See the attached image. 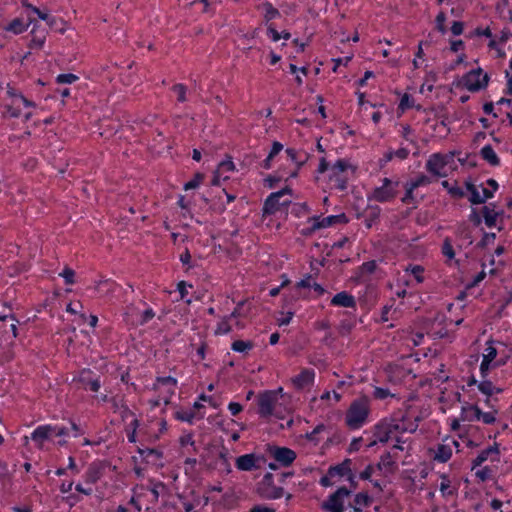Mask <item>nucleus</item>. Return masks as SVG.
<instances>
[{"instance_id": "nucleus-1", "label": "nucleus", "mask_w": 512, "mask_h": 512, "mask_svg": "<svg viewBox=\"0 0 512 512\" xmlns=\"http://www.w3.org/2000/svg\"><path fill=\"white\" fill-rule=\"evenodd\" d=\"M369 415L367 398L354 400L346 412L345 422L350 429L360 428Z\"/></svg>"}, {"instance_id": "nucleus-2", "label": "nucleus", "mask_w": 512, "mask_h": 512, "mask_svg": "<svg viewBox=\"0 0 512 512\" xmlns=\"http://www.w3.org/2000/svg\"><path fill=\"white\" fill-rule=\"evenodd\" d=\"M255 493L261 499L275 500L281 498L284 495V489L281 486L275 485L273 474L268 472L259 482H257Z\"/></svg>"}, {"instance_id": "nucleus-3", "label": "nucleus", "mask_w": 512, "mask_h": 512, "mask_svg": "<svg viewBox=\"0 0 512 512\" xmlns=\"http://www.w3.org/2000/svg\"><path fill=\"white\" fill-rule=\"evenodd\" d=\"M489 80V75L483 73L482 68H476L463 75L458 86L463 85L470 92H478L488 86Z\"/></svg>"}, {"instance_id": "nucleus-4", "label": "nucleus", "mask_w": 512, "mask_h": 512, "mask_svg": "<svg viewBox=\"0 0 512 512\" xmlns=\"http://www.w3.org/2000/svg\"><path fill=\"white\" fill-rule=\"evenodd\" d=\"M351 492L352 490L346 486L339 487L321 504V509L328 512H344V498L348 497Z\"/></svg>"}, {"instance_id": "nucleus-5", "label": "nucleus", "mask_w": 512, "mask_h": 512, "mask_svg": "<svg viewBox=\"0 0 512 512\" xmlns=\"http://www.w3.org/2000/svg\"><path fill=\"white\" fill-rule=\"evenodd\" d=\"M495 413H497V410H494V412H482L476 404L466 403L461 409V420L474 421L482 419L485 424H493L496 421Z\"/></svg>"}, {"instance_id": "nucleus-6", "label": "nucleus", "mask_w": 512, "mask_h": 512, "mask_svg": "<svg viewBox=\"0 0 512 512\" xmlns=\"http://www.w3.org/2000/svg\"><path fill=\"white\" fill-rule=\"evenodd\" d=\"M453 155H454L453 153H451V154H441V153L432 154L426 162V170L434 176L445 177L447 174H446V172H442V170H444V168L449 164Z\"/></svg>"}, {"instance_id": "nucleus-7", "label": "nucleus", "mask_w": 512, "mask_h": 512, "mask_svg": "<svg viewBox=\"0 0 512 512\" xmlns=\"http://www.w3.org/2000/svg\"><path fill=\"white\" fill-rule=\"evenodd\" d=\"M383 184L380 187H376L369 199H373L377 202H388L393 200L397 196L398 182H392L389 178L382 180Z\"/></svg>"}, {"instance_id": "nucleus-8", "label": "nucleus", "mask_w": 512, "mask_h": 512, "mask_svg": "<svg viewBox=\"0 0 512 512\" xmlns=\"http://www.w3.org/2000/svg\"><path fill=\"white\" fill-rule=\"evenodd\" d=\"M267 452L280 466L283 467L290 466L297 457L294 450L276 445H268Z\"/></svg>"}, {"instance_id": "nucleus-9", "label": "nucleus", "mask_w": 512, "mask_h": 512, "mask_svg": "<svg viewBox=\"0 0 512 512\" xmlns=\"http://www.w3.org/2000/svg\"><path fill=\"white\" fill-rule=\"evenodd\" d=\"M277 400V391H264L258 395V414L261 418L273 415Z\"/></svg>"}, {"instance_id": "nucleus-10", "label": "nucleus", "mask_w": 512, "mask_h": 512, "mask_svg": "<svg viewBox=\"0 0 512 512\" xmlns=\"http://www.w3.org/2000/svg\"><path fill=\"white\" fill-rule=\"evenodd\" d=\"M51 430H57L56 436H69V431L66 427L42 425L33 431L31 438L36 442L42 443L44 440L49 439L51 436Z\"/></svg>"}, {"instance_id": "nucleus-11", "label": "nucleus", "mask_w": 512, "mask_h": 512, "mask_svg": "<svg viewBox=\"0 0 512 512\" xmlns=\"http://www.w3.org/2000/svg\"><path fill=\"white\" fill-rule=\"evenodd\" d=\"M290 200H284L280 202L279 193H271L265 200L262 208L263 216L273 215L280 210L281 206H289Z\"/></svg>"}, {"instance_id": "nucleus-12", "label": "nucleus", "mask_w": 512, "mask_h": 512, "mask_svg": "<svg viewBox=\"0 0 512 512\" xmlns=\"http://www.w3.org/2000/svg\"><path fill=\"white\" fill-rule=\"evenodd\" d=\"M309 221H315V227L326 228L336 224H347L349 219L345 213H341L338 215H330L322 219H320L319 216H313L309 218Z\"/></svg>"}, {"instance_id": "nucleus-13", "label": "nucleus", "mask_w": 512, "mask_h": 512, "mask_svg": "<svg viewBox=\"0 0 512 512\" xmlns=\"http://www.w3.org/2000/svg\"><path fill=\"white\" fill-rule=\"evenodd\" d=\"M314 376H315L314 370L303 369L300 372V374H298L297 376H295L292 379V383L296 389L301 390V389L305 388L306 386L313 383Z\"/></svg>"}, {"instance_id": "nucleus-14", "label": "nucleus", "mask_w": 512, "mask_h": 512, "mask_svg": "<svg viewBox=\"0 0 512 512\" xmlns=\"http://www.w3.org/2000/svg\"><path fill=\"white\" fill-rule=\"evenodd\" d=\"M257 460L258 457L255 454H245L236 458L235 465L240 471H251L258 468L256 464Z\"/></svg>"}, {"instance_id": "nucleus-15", "label": "nucleus", "mask_w": 512, "mask_h": 512, "mask_svg": "<svg viewBox=\"0 0 512 512\" xmlns=\"http://www.w3.org/2000/svg\"><path fill=\"white\" fill-rule=\"evenodd\" d=\"M331 305L338 307L355 308L356 300L353 295L349 294L346 291H342L340 293H337L331 299Z\"/></svg>"}, {"instance_id": "nucleus-16", "label": "nucleus", "mask_w": 512, "mask_h": 512, "mask_svg": "<svg viewBox=\"0 0 512 512\" xmlns=\"http://www.w3.org/2000/svg\"><path fill=\"white\" fill-rule=\"evenodd\" d=\"M391 435V430L388 428V419H383L374 426L373 436L381 443H386Z\"/></svg>"}, {"instance_id": "nucleus-17", "label": "nucleus", "mask_w": 512, "mask_h": 512, "mask_svg": "<svg viewBox=\"0 0 512 512\" xmlns=\"http://www.w3.org/2000/svg\"><path fill=\"white\" fill-rule=\"evenodd\" d=\"M256 8H257V10L264 11L263 19H264L265 24H267V25L270 24L269 22L271 20L280 16L279 10L276 9L275 7H273V5L268 1H265L262 4L257 5Z\"/></svg>"}, {"instance_id": "nucleus-18", "label": "nucleus", "mask_w": 512, "mask_h": 512, "mask_svg": "<svg viewBox=\"0 0 512 512\" xmlns=\"http://www.w3.org/2000/svg\"><path fill=\"white\" fill-rule=\"evenodd\" d=\"M351 463H352L351 459L347 458L342 463H340L338 465L330 466L328 469V475L330 477H334V476L343 477V476L348 475L352 471Z\"/></svg>"}, {"instance_id": "nucleus-19", "label": "nucleus", "mask_w": 512, "mask_h": 512, "mask_svg": "<svg viewBox=\"0 0 512 512\" xmlns=\"http://www.w3.org/2000/svg\"><path fill=\"white\" fill-rule=\"evenodd\" d=\"M372 502L373 499L367 492H359L355 495L353 504H350L349 506L353 508L354 512H363L362 509H360V506L368 507Z\"/></svg>"}, {"instance_id": "nucleus-20", "label": "nucleus", "mask_w": 512, "mask_h": 512, "mask_svg": "<svg viewBox=\"0 0 512 512\" xmlns=\"http://www.w3.org/2000/svg\"><path fill=\"white\" fill-rule=\"evenodd\" d=\"M491 454H497V455L499 454V448H498L497 443H495L493 446H490V447L482 450L478 454V456L472 462V469H475L476 467H478L482 463H484Z\"/></svg>"}, {"instance_id": "nucleus-21", "label": "nucleus", "mask_w": 512, "mask_h": 512, "mask_svg": "<svg viewBox=\"0 0 512 512\" xmlns=\"http://www.w3.org/2000/svg\"><path fill=\"white\" fill-rule=\"evenodd\" d=\"M102 476V468L97 463L89 465L85 473V481L90 484L96 483Z\"/></svg>"}, {"instance_id": "nucleus-22", "label": "nucleus", "mask_w": 512, "mask_h": 512, "mask_svg": "<svg viewBox=\"0 0 512 512\" xmlns=\"http://www.w3.org/2000/svg\"><path fill=\"white\" fill-rule=\"evenodd\" d=\"M481 157L487 161L491 166H498L500 159L495 153L491 145H486L480 150Z\"/></svg>"}, {"instance_id": "nucleus-23", "label": "nucleus", "mask_w": 512, "mask_h": 512, "mask_svg": "<svg viewBox=\"0 0 512 512\" xmlns=\"http://www.w3.org/2000/svg\"><path fill=\"white\" fill-rule=\"evenodd\" d=\"M451 456H452V449L450 448V446L445 445V444H438L436 452H435L434 460H436L440 463H445L451 458Z\"/></svg>"}, {"instance_id": "nucleus-24", "label": "nucleus", "mask_w": 512, "mask_h": 512, "mask_svg": "<svg viewBox=\"0 0 512 512\" xmlns=\"http://www.w3.org/2000/svg\"><path fill=\"white\" fill-rule=\"evenodd\" d=\"M478 389L484 395L491 397L494 393H501V388L495 387L490 380L483 379L478 384Z\"/></svg>"}, {"instance_id": "nucleus-25", "label": "nucleus", "mask_w": 512, "mask_h": 512, "mask_svg": "<svg viewBox=\"0 0 512 512\" xmlns=\"http://www.w3.org/2000/svg\"><path fill=\"white\" fill-rule=\"evenodd\" d=\"M27 8L30 9L33 13H35L41 20L46 21L47 25L51 28H56L57 19L55 17L50 16L48 13L41 11L39 8L33 5H27Z\"/></svg>"}, {"instance_id": "nucleus-26", "label": "nucleus", "mask_w": 512, "mask_h": 512, "mask_svg": "<svg viewBox=\"0 0 512 512\" xmlns=\"http://www.w3.org/2000/svg\"><path fill=\"white\" fill-rule=\"evenodd\" d=\"M418 424L416 423L414 428H408V426L401 425L398 423L396 419H390L388 420V428L391 430V434L396 431L400 433H404L409 431L410 433H413L417 430Z\"/></svg>"}, {"instance_id": "nucleus-27", "label": "nucleus", "mask_w": 512, "mask_h": 512, "mask_svg": "<svg viewBox=\"0 0 512 512\" xmlns=\"http://www.w3.org/2000/svg\"><path fill=\"white\" fill-rule=\"evenodd\" d=\"M86 374H89V371L83 370L80 375L79 381L82 382L83 385H85V387H88L91 391L97 392L101 386L99 379H87L85 377Z\"/></svg>"}, {"instance_id": "nucleus-28", "label": "nucleus", "mask_w": 512, "mask_h": 512, "mask_svg": "<svg viewBox=\"0 0 512 512\" xmlns=\"http://www.w3.org/2000/svg\"><path fill=\"white\" fill-rule=\"evenodd\" d=\"M137 452L143 457L146 462H149V457L161 459L163 452L155 448H138Z\"/></svg>"}, {"instance_id": "nucleus-29", "label": "nucleus", "mask_w": 512, "mask_h": 512, "mask_svg": "<svg viewBox=\"0 0 512 512\" xmlns=\"http://www.w3.org/2000/svg\"><path fill=\"white\" fill-rule=\"evenodd\" d=\"M466 190L470 193V196L468 197V200L471 204L477 205V202L480 200V193L477 189V187L470 181L465 182Z\"/></svg>"}, {"instance_id": "nucleus-30", "label": "nucleus", "mask_w": 512, "mask_h": 512, "mask_svg": "<svg viewBox=\"0 0 512 512\" xmlns=\"http://www.w3.org/2000/svg\"><path fill=\"white\" fill-rule=\"evenodd\" d=\"M351 168L353 172L356 171V167H353L347 160L339 159L332 167V174L337 173L338 175L342 172H345L347 169Z\"/></svg>"}, {"instance_id": "nucleus-31", "label": "nucleus", "mask_w": 512, "mask_h": 512, "mask_svg": "<svg viewBox=\"0 0 512 512\" xmlns=\"http://www.w3.org/2000/svg\"><path fill=\"white\" fill-rule=\"evenodd\" d=\"M254 344L251 341L236 340L232 343V350L236 352H246L253 348Z\"/></svg>"}, {"instance_id": "nucleus-32", "label": "nucleus", "mask_w": 512, "mask_h": 512, "mask_svg": "<svg viewBox=\"0 0 512 512\" xmlns=\"http://www.w3.org/2000/svg\"><path fill=\"white\" fill-rule=\"evenodd\" d=\"M217 170L224 175L225 172L234 171L235 165L232 161V157L226 155V159L218 164Z\"/></svg>"}, {"instance_id": "nucleus-33", "label": "nucleus", "mask_w": 512, "mask_h": 512, "mask_svg": "<svg viewBox=\"0 0 512 512\" xmlns=\"http://www.w3.org/2000/svg\"><path fill=\"white\" fill-rule=\"evenodd\" d=\"M312 276L310 274L306 275L304 279L297 282L295 285V295L292 296L293 299H298L300 297V289L301 288H310L311 287V280Z\"/></svg>"}, {"instance_id": "nucleus-34", "label": "nucleus", "mask_w": 512, "mask_h": 512, "mask_svg": "<svg viewBox=\"0 0 512 512\" xmlns=\"http://www.w3.org/2000/svg\"><path fill=\"white\" fill-rule=\"evenodd\" d=\"M492 344H493V340H489L487 342L488 346L485 349V353L483 354V359H482V360L490 362V363H492V361L497 356V350L495 347L492 346Z\"/></svg>"}, {"instance_id": "nucleus-35", "label": "nucleus", "mask_w": 512, "mask_h": 512, "mask_svg": "<svg viewBox=\"0 0 512 512\" xmlns=\"http://www.w3.org/2000/svg\"><path fill=\"white\" fill-rule=\"evenodd\" d=\"M437 81V74L430 71L426 75L425 83L421 86L420 92L423 93L424 87L426 86L427 91L431 92L434 89L433 83Z\"/></svg>"}, {"instance_id": "nucleus-36", "label": "nucleus", "mask_w": 512, "mask_h": 512, "mask_svg": "<svg viewBox=\"0 0 512 512\" xmlns=\"http://www.w3.org/2000/svg\"><path fill=\"white\" fill-rule=\"evenodd\" d=\"M219 462L223 470H225L227 473L231 472V466L228 460V450L225 447H223L219 452Z\"/></svg>"}, {"instance_id": "nucleus-37", "label": "nucleus", "mask_w": 512, "mask_h": 512, "mask_svg": "<svg viewBox=\"0 0 512 512\" xmlns=\"http://www.w3.org/2000/svg\"><path fill=\"white\" fill-rule=\"evenodd\" d=\"M408 183L414 187V189H417L418 187H421V186H426L428 184L431 183V178L424 175V174H420L417 178L411 180V181H408Z\"/></svg>"}, {"instance_id": "nucleus-38", "label": "nucleus", "mask_w": 512, "mask_h": 512, "mask_svg": "<svg viewBox=\"0 0 512 512\" xmlns=\"http://www.w3.org/2000/svg\"><path fill=\"white\" fill-rule=\"evenodd\" d=\"M229 320L227 317H224L217 325V328L215 330V334L216 335H220V334H227L229 332H231L232 330V327L231 325L229 324Z\"/></svg>"}, {"instance_id": "nucleus-39", "label": "nucleus", "mask_w": 512, "mask_h": 512, "mask_svg": "<svg viewBox=\"0 0 512 512\" xmlns=\"http://www.w3.org/2000/svg\"><path fill=\"white\" fill-rule=\"evenodd\" d=\"M380 208L378 206L371 207L369 216L365 219V225L367 228H371L373 223L379 218Z\"/></svg>"}, {"instance_id": "nucleus-40", "label": "nucleus", "mask_w": 512, "mask_h": 512, "mask_svg": "<svg viewBox=\"0 0 512 512\" xmlns=\"http://www.w3.org/2000/svg\"><path fill=\"white\" fill-rule=\"evenodd\" d=\"M204 178H205V175L203 173H200V172L196 173L194 175L193 179L184 185V189L190 190V189L197 188L200 185V183L204 180Z\"/></svg>"}, {"instance_id": "nucleus-41", "label": "nucleus", "mask_w": 512, "mask_h": 512, "mask_svg": "<svg viewBox=\"0 0 512 512\" xmlns=\"http://www.w3.org/2000/svg\"><path fill=\"white\" fill-rule=\"evenodd\" d=\"M26 29H27V26H25L20 19H14L7 27L8 31H12L15 34H20L24 31H26Z\"/></svg>"}, {"instance_id": "nucleus-42", "label": "nucleus", "mask_w": 512, "mask_h": 512, "mask_svg": "<svg viewBox=\"0 0 512 512\" xmlns=\"http://www.w3.org/2000/svg\"><path fill=\"white\" fill-rule=\"evenodd\" d=\"M172 90L177 94V100L181 103L185 102L187 100L186 98V92L187 87L184 84H175L172 87Z\"/></svg>"}, {"instance_id": "nucleus-43", "label": "nucleus", "mask_w": 512, "mask_h": 512, "mask_svg": "<svg viewBox=\"0 0 512 512\" xmlns=\"http://www.w3.org/2000/svg\"><path fill=\"white\" fill-rule=\"evenodd\" d=\"M414 107V99L411 97V95L405 93L399 103L398 108L402 111H405L407 109Z\"/></svg>"}, {"instance_id": "nucleus-44", "label": "nucleus", "mask_w": 512, "mask_h": 512, "mask_svg": "<svg viewBox=\"0 0 512 512\" xmlns=\"http://www.w3.org/2000/svg\"><path fill=\"white\" fill-rule=\"evenodd\" d=\"M78 79H79L78 76L75 74H72V73L59 74L56 77V82L58 84H71V83H74L75 81H77Z\"/></svg>"}, {"instance_id": "nucleus-45", "label": "nucleus", "mask_w": 512, "mask_h": 512, "mask_svg": "<svg viewBox=\"0 0 512 512\" xmlns=\"http://www.w3.org/2000/svg\"><path fill=\"white\" fill-rule=\"evenodd\" d=\"M404 187H405V194L402 197L401 201L405 204L414 202L415 201V197H414V193H413L415 190L414 187H412L408 182L405 183Z\"/></svg>"}, {"instance_id": "nucleus-46", "label": "nucleus", "mask_w": 512, "mask_h": 512, "mask_svg": "<svg viewBox=\"0 0 512 512\" xmlns=\"http://www.w3.org/2000/svg\"><path fill=\"white\" fill-rule=\"evenodd\" d=\"M175 418L180 421H186L190 424L193 423V419L195 418V412L193 411H177L174 414Z\"/></svg>"}, {"instance_id": "nucleus-47", "label": "nucleus", "mask_w": 512, "mask_h": 512, "mask_svg": "<svg viewBox=\"0 0 512 512\" xmlns=\"http://www.w3.org/2000/svg\"><path fill=\"white\" fill-rule=\"evenodd\" d=\"M59 275L64 278L66 284L72 285L75 283V271L70 267H65Z\"/></svg>"}, {"instance_id": "nucleus-48", "label": "nucleus", "mask_w": 512, "mask_h": 512, "mask_svg": "<svg viewBox=\"0 0 512 512\" xmlns=\"http://www.w3.org/2000/svg\"><path fill=\"white\" fill-rule=\"evenodd\" d=\"M442 253L449 259H453L455 256V251L449 238H446L443 242Z\"/></svg>"}, {"instance_id": "nucleus-49", "label": "nucleus", "mask_w": 512, "mask_h": 512, "mask_svg": "<svg viewBox=\"0 0 512 512\" xmlns=\"http://www.w3.org/2000/svg\"><path fill=\"white\" fill-rule=\"evenodd\" d=\"M326 429V426L324 424H318L314 429L313 431L309 432V433H306L305 435V438L308 440V441H311V442H315L317 443L318 442V439H317V434L323 432L324 430Z\"/></svg>"}, {"instance_id": "nucleus-50", "label": "nucleus", "mask_w": 512, "mask_h": 512, "mask_svg": "<svg viewBox=\"0 0 512 512\" xmlns=\"http://www.w3.org/2000/svg\"><path fill=\"white\" fill-rule=\"evenodd\" d=\"M34 26H36V24ZM31 33L33 34V37L31 39V42L29 45L30 48H41L45 42V36L44 35L37 36L36 32H35V27H33Z\"/></svg>"}, {"instance_id": "nucleus-51", "label": "nucleus", "mask_w": 512, "mask_h": 512, "mask_svg": "<svg viewBox=\"0 0 512 512\" xmlns=\"http://www.w3.org/2000/svg\"><path fill=\"white\" fill-rule=\"evenodd\" d=\"M330 179L335 181V187L338 190L344 191L347 189V178H344L338 175L337 173H334V175L330 176Z\"/></svg>"}, {"instance_id": "nucleus-52", "label": "nucleus", "mask_w": 512, "mask_h": 512, "mask_svg": "<svg viewBox=\"0 0 512 512\" xmlns=\"http://www.w3.org/2000/svg\"><path fill=\"white\" fill-rule=\"evenodd\" d=\"M376 268L377 263L375 260L367 261L359 267L362 274H372L375 272Z\"/></svg>"}, {"instance_id": "nucleus-53", "label": "nucleus", "mask_w": 512, "mask_h": 512, "mask_svg": "<svg viewBox=\"0 0 512 512\" xmlns=\"http://www.w3.org/2000/svg\"><path fill=\"white\" fill-rule=\"evenodd\" d=\"M436 28L439 32H441L442 34L446 33V26H445V21H446V15L443 11H441L437 16H436Z\"/></svg>"}, {"instance_id": "nucleus-54", "label": "nucleus", "mask_w": 512, "mask_h": 512, "mask_svg": "<svg viewBox=\"0 0 512 512\" xmlns=\"http://www.w3.org/2000/svg\"><path fill=\"white\" fill-rule=\"evenodd\" d=\"M309 212V207L306 203H295L292 207V213L297 217Z\"/></svg>"}, {"instance_id": "nucleus-55", "label": "nucleus", "mask_w": 512, "mask_h": 512, "mask_svg": "<svg viewBox=\"0 0 512 512\" xmlns=\"http://www.w3.org/2000/svg\"><path fill=\"white\" fill-rule=\"evenodd\" d=\"M394 464L395 462L391 460V454L389 452H386L381 456L380 462L377 464V468L381 470L383 466L391 467Z\"/></svg>"}, {"instance_id": "nucleus-56", "label": "nucleus", "mask_w": 512, "mask_h": 512, "mask_svg": "<svg viewBox=\"0 0 512 512\" xmlns=\"http://www.w3.org/2000/svg\"><path fill=\"white\" fill-rule=\"evenodd\" d=\"M496 238L495 233H487L484 232L482 239L478 242L477 247L485 248L490 242L494 241Z\"/></svg>"}, {"instance_id": "nucleus-57", "label": "nucleus", "mask_w": 512, "mask_h": 512, "mask_svg": "<svg viewBox=\"0 0 512 512\" xmlns=\"http://www.w3.org/2000/svg\"><path fill=\"white\" fill-rule=\"evenodd\" d=\"M373 396L375 399L383 400L387 398L388 396H392L389 389L382 388V387H375Z\"/></svg>"}, {"instance_id": "nucleus-58", "label": "nucleus", "mask_w": 512, "mask_h": 512, "mask_svg": "<svg viewBox=\"0 0 512 512\" xmlns=\"http://www.w3.org/2000/svg\"><path fill=\"white\" fill-rule=\"evenodd\" d=\"M0 480L2 482L10 480V473L8 470V466L5 462L0 460Z\"/></svg>"}, {"instance_id": "nucleus-59", "label": "nucleus", "mask_w": 512, "mask_h": 512, "mask_svg": "<svg viewBox=\"0 0 512 512\" xmlns=\"http://www.w3.org/2000/svg\"><path fill=\"white\" fill-rule=\"evenodd\" d=\"M423 272H424V268L420 265H414L411 268V273L414 275V277L418 283H421L424 280V278L422 276Z\"/></svg>"}, {"instance_id": "nucleus-60", "label": "nucleus", "mask_w": 512, "mask_h": 512, "mask_svg": "<svg viewBox=\"0 0 512 512\" xmlns=\"http://www.w3.org/2000/svg\"><path fill=\"white\" fill-rule=\"evenodd\" d=\"M281 177L280 176H273V175H269L267 176L265 179H264V184L265 186H267L268 188H274L276 186V184L278 182L281 181Z\"/></svg>"}, {"instance_id": "nucleus-61", "label": "nucleus", "mask_w": 512, "mask_h": 512, "mask_svg": "<svg viewBox=\"0 0 512 512\" xmlns=\"http://www.w3.org/2000/svg\"><path fill=\"white\" fill-rule=\"evenodd\" d=\"M267 34L274 42L281 39V34L275 29L273 24L267 25Z\"/></svg>"}, {"instance_id": "nucleus-62", "label": "nucleus", "mask_w": 512, "mask_h": 512, "mask_svg": "<svg viewBox=\"0 0 512 512\" xmlns=\"http://www.w3.org/2000/svg\"><path fill=\"white\" fill-rule=\"evenodd\" d=\"M464 23L460 21H454L451 26V32L453 35L458 36L463 33Z\"/></svg>"}, {"instance_id": "nucleus-63", "label": "nucleus", "mask_w": 512, "mask_h": 512, "mask_svg": "<svg viewBox=\"0 0 512 512\" xmlns=\"http://www.w3.org/2000/svg\"><path fill=\"white\" fill-rule=\"evenodd\" d=\"M156 381L162 385H171L173 387H176L177 385V380L171 376L158 377Z\"/></svg>"}, {"instance_id": "nucleus-64", "label": "nucleus", "mask_w": 512, "mask_h": 512, "mask_svg": "<svg viewBox=\"0 0 512 512\" xmlns=\"http://www.w3.org/2000/svg\"><path fill=\"white\" fill-rule=\"evenodd\" d=\"M249 512H276L274 508L265 505H254Z\"/></svg>"}]
</instances>
